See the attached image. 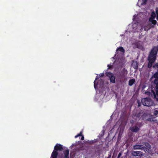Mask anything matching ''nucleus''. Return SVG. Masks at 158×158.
Returning <instances> with one entry per match:
<instances>
[{
    "label": "nucleus",
    "mask_w": 158,
    "mask_h": 158,
    "mask_svg": "<svg viewBox=\"0 0 158 158\" xmlns=\"http://www.w3.org/2000/svg\"><path fill=\"white\" fill-rule=\"evenodd\" d=\"M158 51V46H153L150 52L148 57V68H150L155 62Z\"/></svg>",
    "instance_id": "f257e3e1"
},
{
    "label": "nucleus",
    "mask_w": 158,
    "mask_h": 158,
    "mask_svg": "<svg viewBox=\"0 0 158 158\" xmlns=\"http://www.w3.org/2000/svg\"><path fill=\"white\" fill-rule=\"evenodd\" d=\"M141 102L143 105L148 107L151 106L154 104L153 101L149 98H142Z\"/></svg>",
    "instance_id": "f03ea898"
},
{
    "label": "nucleus",
    "mask_w": 158,
    "mask_h": 158,
    "mask_svg": "<svg viewBox=\"0 0 158 158\" xmlns=\"http://www.w3.org/2000/svg\"><path fill=\"white\" fill-rule=\"evenodd\" d=\"M153 84L155 85V91H154L153 89H152L151 93L152 95L153 94L154 95V97L156 98V95L158 96V80H155L153 81Z\"/></svg>",
    "instance_id": "7ed1b4c3"
},
{
    "label": "nucleus",
    "mask_w": 158,
    "mask_h": 158,
    "mask_svg": "<svg viewBox=\"0 0 158 158\" xmlns=\"http://www.w3.org/2000/svg\"><path fill=\"white\" fill-rule=\"evenodd\" d=\"M106 76L110 79V82L114 83L115 82V77L114 74L111 72H106L105 73Z\"/></svg>",
    "instance_id": "20e7f679"
},
{
    "label": "nucleus",
    "mask_w": 158,
    "mask_h": 158,
    "mask_svg": "<svg viewBox=\"0 0 158 158\" xmlns=\"http://www.w3.org/2000/svg\"><path fill=\"white\" fill-rule=\"evenodd\" d=\"M127 74V70L125 69V68H124L121 71V73L120 74L119 77L122 80L126 79Z\"/></svg>",
    "instance_id": "39448f33"
},
{
    "label": "nucleus",
    "mask_w": 158,
    "mask_h": 158,
    "mask_svg": "<svg viewBox=\"0 0 158 158\" xmlns=\"http://www.w3.org/2000/svg\"><path fill=\"white\" fill-rule=\"evenodd\" d=\"M132 155L134 156H139L141 157L143 156L142 152L139 151H133L131 153Z\"/></svg>",
    "instance_id": "423d86ee"
},
{
    "label": "nucleus",
    "mask_w": 158,
    "mask_h": 158,
    "mask_svg": "<svg viewBox=\"0 0 158 158\" xmlns=\"http://www.w3.org/2000/svg\"><path fill=\"white\" fill-rule=\"evenodd\" d=\"M145 148V146L141 144H136L134 145L132 148V149L133 150L144 149Z\"/></svg>",
    "instance_id": "0eeeda50"
},
{
    "label": "nucleus",
    "mask_w": 158,
    "mask_h": 158,
    "mask_svg": "<svg viewBox=\"0 0 158 158\" xmlns=\"http://www.w3.org/2000/svg\"><path fill=\"white\" fill-rule=\"evenodd\" d=\"M63 150V146L60 144H57L55 146L54 150L56 151H61Z\"/></svg>",
    "instance_id": "6e6552de"
},
{
    "label": "nucleus",
    "mask_w": 158,
    "mask_h": 158,
    "mask_svg": "<svg viewBox=\"0 0 158 158\" xmlns=\"http://www.w3.org/2000/svg\"><path fill=\"white\" fill-rule=\"evenodd\" d=\"M130 130L132 132H137L139 130V129L137 126H135L130 127Z\"/></svg>",
    "instance_id": "1a4fd4ad"
},
{
    "label": "nucleus",
    "mask_w": 158,
    "mask_h": 158,
    "mask_svg": "<svg viewBox=\"0 0 158 158\" xmlns=\"http://www.w3.org/2000/svg\"><path fill=\"white\" fill-rule=\"evenodd\" d=\"M58 155V153L57 151L54 150L52 152L51 156V158H57V156Z\"/></svg>",
    "instance_id": "9d476101"
},
{
    "label": "nucleus",
    "mask_w": 158,
    "mask_h": 158,
    "mask_svg": "<svg viewBox=\"0 0 158 158\" xmlns=\"http://www.w3.org/2000/svg\"><path fill=\"white\" fill-rule=\"evenodd\" d=\"M63 153L64 154V157H69V151L68 149H67L63 151Z\"/></svg>",
    "instance_id": "9b49d317"
},
{
    "label": "nucleus",
    "mask_w": 158,
    "mask_h": 158,
    "mask_svg": "<svg viewBox=\"0 0 158 158\" xmlns=\"http://www.w3.org/2000/svg\"><path fill=\"white\" fill-rule=\"evenodd\" d=\"M153 78H155V80H158V72H157L155 73L152 76L151 79Z\"/></svg>",
    "instance_id": "f8f14e48"
},
{
    "label": "nucleus",
    "mask_w": 158,
    "mask_h": 158,
    "mask_svg": "<svg viewBox=\"0 0 158 158\" xmlns=\"http://www.w3.org/2000/svg\"><path fill=\"white\" fill-rule=\"evenodd\" d=\"M135 82V80L133 78L129 80L128 82V84L129 86H132Z\"/></svg>",
    "instance_id": "ddd939ff"
},
{
    "label": "nucleus",
    "mask_w": 158,
    "mask_h": 158,
    "mask_svg": "<svg viewBox=\"0 0 158 158\" xmlns=\"http://www.w3.org/2000/svg\"><path fill=\"white\" fill-rule=\"evenodd\" d=\"M147 120L151 122H155L156 123H157V120L156 119L151 118H148Z\"/></svg>",
    "instance_id": "4468645a"
},
{
    "label": "nucleus",
    "mask_w": 158,
    "mask_h": 158,
    "mask_svg": "<svg viewBox=\"0 0 158 158\" xmlns=\"http://www.w3.org/2000/svg\"><path fill=\"white\" fill-rule=\"evenodd\" d=\"M98 78H99V77H98V76H96L94 82V86L95 89L96 88L97 86V85H98V84H96V80H97L98 79Z\"/></svg>",
    "instance_id": "2eb2a0df"
},
{
    "label": "nucleus",
    "mask_w": 158,
    "mask_h": 158,
    "mask_svg": "<svg viewBox=\"0 0 158 158\" xmlns=\"http://www.w3.org/2000/svg\"><path fill=\"white\" fill-rule=\"evenodd\" d=\"M116 51H119L121 52H125V50L123 47H120L117 48Z\"/></svg>",
    "instance_id": "dca6fc26"
},
{
    "label": "nucleus",
    "mask_w": 158,
    "mask_h": 158,
    "mask_svg": "<svg viewBox=\"0 0 158 158\" xmlns=\"http://www.w3.org/2000/svg\"><path fill=\"white\" fill-rule=\"evenodd\" d=\"M105 133V131L103 130L102 131V132L100 134H99V135H98V137L99 138L103 137Z\"/></svg>",
    "instance_id": "f3484780"
},
{
    "label": "nucleus",
    "mask_w": 158,
    "mask_h": 158,
    "mask_svg": "<svg viewBox=\"0 0 158 158\" xmlns=\"http://www.w3.org/2000/svg\"><path fill=\"white\" fill-rule=\"evenodd\" d=\"M151 16V17H152L153 19H155V18L156 15V14L154 11H153L152 12Z\"/></svg>",
    "instance_id": "a211bd4d"
},
{
    "label": "nucleus",
    "mask_w": 158,
    "mask_h": 158,
    "mask_svg": "<svg viewBox=\"0 0 158 158\" xmlns=\"http://www.w3.org/2000/svg\"><path fill=\"white\" fill-rule=\"evenodd\" d=\"M93 140H88L86 142V143L89 144H92L94 143V142Z\"/></svg>",
    "instance_id": "6ab92c4d"
},
{
    "label": "nucleus",
    "mask_w": 158,
    "mask_h": 158,
    "mask_svg": "<svg viewBox=\"0 0 158 158\" xmlns=\"http://www.w3.org/2000/svg\"><path fill=\"white\" fill-rule=\"evenodd\" d=\"M145 145L148 148H151V145L149 144V143L146 142L145 143Z\"/></svg>",
    "instance_id": "aec40b11"
},
{
    "label": "nucleus",
    "mask_w": 158,
    "mask_h": 158,
    "mask_svg": "<svg viewBox=\"0 0 158 158\" xmlns=\"http://www.w3.org/2000/svg\"><path fill=\"white\" fill-rule=\"evenodd\" d=\"M82 132L81 131L79 134H78L77 135H76L75 136V138H77V137H78L79 136H81V135H82Z\"/></svg>",
    "instance_id": "412c9836"
},
{
    "label": "nucleus",
    "mask_w": 158,
    "mask_h": 158,
    "mask_svg": "<svg viewBox=\"0 0 158 158\" xmlns=\"http://www.w3.org/2000/svg\"><path fill=\"white\" fill-rule=\"evenodd\" d=\"M107 67H108L107 69V70H108V69H110L112 68V65L111 64H108L107 65Z\"/></svg>",
    "instance_id": "4be33fe9"
},
{
    "label": "nucleus",
    "mask_w": 158,
    "mask_h": 158,
    "mask_svg": "<svg viewBox=\"0 0 158 158\" xmlns=\"http://www.w3.org/2000/svg\"><path fill=\"white\" fill-rule=\"evenodd\" d=\"M152 24L153 25H155L157 23V21L155 20H153L151 22Z\"/></svg>",
    "instance_id": "5701e85b"
},
{
    "label": "nucleus",
    "mask_w": 158,
    "mask_h": 158,
    "mask_svg": "<svg viewBox=\"0 0 158 158\" xmlns=\"http://www.w3.org/2000/svg\"><path fill=\"white\" fill-rule=\"evenodd\" d=\"M145 94L147 95L148 96H150V95L151 94V92H150L147 91V92H146Z\"/></svg>",
    "instance_id": "b1692460"
},
{
    "label": "nucleus",
    "mask_w": 158,
    "mask_h": 158,
    "mask_svg": "<svg viewBox=\"0 0 158 158\" xmlns=\"http://www.w3.org/2000/svg\"><path fill=\"white\" fill-rule=\"evenodd\" d=\"M154 19H153V18H152V17H150L149 18V22H151L152 21V20H153Z\"/></svg>",
    "instance_id": "393cba45"
},
{
    "label": "nucleus",
    "mask_w": 158,
    "mask_h": 158,
    "mask_svg": "<svg viewBox=\"0 0 158 158\" xmlns=\"http://www.w3.org/2000/svg\"><path fill=\"white\" fill-rule=\"evenodd\" d=\"M156 15H158V8H156Z\"/></svg>",
    "instance_id": "a878e982"
},
{
    "label": "nucleus",
    "mask_w": 158,
    "mask_h": 158,
    "mask_svg": "<svg viewBox=\"0 0 158 158\" xmlns=\"http://www.w3.org/2000/svg\"><path fill=\"white\" fill-rule=\"evenodd\" d=\"M153 67H156L158 68V63H156L155 64V65L153 66Z\"/></svg>",
    "instance_id": "bb28decb"
},
{
    "label": "nucleus",
    "mask_w": 158,
    "mask_h": 158,
    "mask_svg": "<svg viewBox=\"0 0 158 158\" xmlns=\"http://www.w3.org/2000/svg\"><path fill=\"white\" fill-rule=\"evenodd\" d=\"M104 76V73H102L101 74H99V77H103Z\"/></svg>",
    "instance_id": "cd10ccee"
},
{
    "label": "nucleus",
    "mask_w": 158,
    "mask_h": 158,
    "mask_svg": "<svg viewBox=\"0 0 158 158\" xmlns=\"http://www.w3.org/2000/svg\"><path fill=\"white\" fill-rule=\"evenodd\" d=\"M122 155V153L119 152L117 158H119Z\"/></svg>",
    "instance_id": "c85d7f7f"
},
{
    "label": "nucleus",
    "mask_w": 158,
    "mask_h": 158,
    "mask_svg": "<svg viewBox=\"0 0 158 158\" xmlns=\"http://www.w3.org/2000/svg\"><path fill=\"white\" fill-rule=\"evenodd\" d=\"M93 141H93L94 143L97 142L98 141V139H95L94 140H93Z\"/></svg>",
    "instance_id": "c756f323"
},
{
    "label": "nucleus",
    "mask_w": 158,
    "mask_h": 158,
    "mask_svg": "<svg viewBox=\"0 0 158 158\" xmlns=\"http://www.w3.org/2000/svg\"><path fill=\"white\" fill-rule=\"evenodd\" d=\"M158 111L157 110H156L154 114L156 115L158 114Z\"/></svg>",
    "instance_id": "7c9ffc66"
},
{
    "label": "nucleus",
    "mask_w": 158,
    "mask_h": 158,
    "mask_svg": "<svg viewBox=\"0 0 158 158\" xmlns=\"http://www.w3.org/2000/svg\"><path fill=\"white\" fill-rule=\"evenodd\" d=\"M81 139L82 140H83L84 139V136L82 135H81Z\"/></svg>",
    "instance_id": "2f4dec72"
},
{
    "label": "nucleus",
    "mask_w": 158,
    "mask_h": 158,
    "mask_svg": "<svg viewBox=\"0 0 158 158\" xmlns=\"http://www.w3.org/2000/svg\"><path fill=\"white\" fill-rule=\"evenodd\" d=\"M130 122L131 123L133 124L134 122V121L133 120H130Z\"/></svg>",
    "instance_id": "473e14b6"
},
{
    "label": "nucleus",
    "mask_w": 158,
    "mask_h": 158,
    "mask_svg": "<svg viewBox=\"0 0 158 158\" xmlns=\"http://www.w3.org/2000/svg\"><path fill=\"white\" fill-rule=\"evenodd\" d=\"M111 156L110 155H109L107 158H110Z\"/></svg>",
    "instance_id": "72a5a7b5"
},
{
    "label": "nucleus",
    "mask_w": 158,
    "mask_h": 158,
    "mask_svg": "<svg viewBox=\"0 0 158 158\" xmlns=\"http://www.w3.org/2000/svg\"><path fill=\"white\" fill-rule=\"evenodd\" d=\"M156 19L158 21V15H157Z\"/></svg>",
    "instance_id": "f704fd0d"
},
{
    "label": "nucleus",
    "mask_w": 158,
    "mask_h": 158,
    "mask_svg": "<svg viewBox=\"0 0 158 158\" xmlns=\"http://www.w3.org/2000/svg\"><path fill=\"white\" fill-rule=\"evenodd\" d=\"M64 158H69V156L67 157H64Z\"/></svg>",
    "instance_id": "c9c22d12"
},
{
    "label": "nucleus",
    "mask_w": 158,
    "mask_h": 158,
    "mask_svg": "<svg viewBox=\"0 0 158 158\" xmlns=\"http://www.w3.org/2000/svg\"><path fill=\"white\" fill-rule=\"evenodd\" d=\"M157 40L158 41V35L157 36Z\"/></svg>",
    "instance_id": "e433bc0d"
},
{
    "label": "nucleus",
    "mask_w": 158,
    "mask_h": 158,
    "mask_svg": "<svg viewBox=\"0 0 158 158\" xmlns=\"http://www.w3.org/2000/svg\"><path fill=\"white\" fill-rule=\"evenodd\" d=\"M139 106V103L138 104V106Z\"/></svg>",
    "instance_id": "4c0bfd02"
},
{
    "label": "nucleus",
    "mask_w": 158,
    "mask_h": 158,
    "mask_svg": "<svg viewBox=\"0 0 158 158\" xmlns=\"http://www.w3.org/2000/svg\"><path fill=\"white\" fill-rule=\"evenodd\" d=\"M156 98V99H157V101H158V98Z\"/></svg>",
    "instance_id": "58836bf2"
},
{
    "label": "nucleus",
    "mask_w": 158,
    "mask_h": 158,
    "mask_svg": "<svg viewBox=\"0 0 158 158\" xmlns=\"http://www.w3.org/2000/svg\"><path fill=\"white\" fill-rule=\"evenodd\" d=\"M146 1V0H145V2Z\"/></svg>",
    "instance_id": "ea45409f"
},
{
    "label": "nucleus",
    "mask_w": 158,
    "mask_h": 158,
    "mask_svg": "<svg viewBox=\"0 0 158 158\" xmlns=\"http://www.w3.org/2000/svg\"><path fill=\"white\" fill-rule=\"evenodd\" d=\"M121 158H123V157H121Z\"/></svg>",
    "instance_id": "a19ab883"
},
{
    "label": "nucleus",
    "mask_w": 158,
    "mask_h": 158,
    "mask_svg": "<svg viewBox=\"0 0 158 158\" xmlns=\"http://www.w3.org/2000/svg\"><path fill=\"white\" fill-rule=\"evenodd\" d=\"M157 26H158V24H157Z\"/></svg>",
    "instance_id": "79ce46f5"
}]
</instances>
